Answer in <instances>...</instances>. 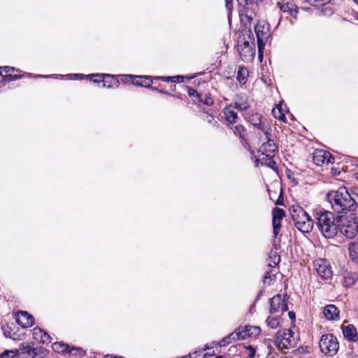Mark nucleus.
Instances as JSON below:
<instances>
[{
	"mask_svg": "<svg viewBox=\"0 0 358 358\" xmlns=\"http://www.w3.org/2000/svg\"><path fill=\"white\" fill-rule=\"evenodd\" d=\"M314 266L317 273L321 278L329 280L332 276V271L329 263L323 259H318L314 262Z\"/></svg>",
	"mask_w": 358,
	"mask_h": 358,
	"instance_id": "9d476101",
	"label": "nucleus"
},
{
	"mask_svg": "<svg viewBox=\"0 0 358 358\" xmlns=\"http://www.w3.org/2000/svg\"><path fill=\"white\" fill-rule=\"evenodd\" d=\"M239 340H244L247 338L255 337L260 334L261 328L257 326L240 327L236 329Z\"/></svg>",
	"mask_w": 358,
	"mask_h": 358,
	"instance_id": "f8f14e48",
	"label": "nucleus"
},
{
	"mask_svg": "<svg viewBox=\"0 0 358 358\" xmlns=\"http://www.w3.org/2000/svg\"><path fill=\"white\" fill-rule=\"evenodd\" d=\"M343 336L350 341H358V334L356 328L352 324L342 326Z\"/></svg>",
	"mask_w": 358,
	"mask_h": 358,
	"instance_id": "4be33fe9",
	"label": "nucleus"
},
{
	"mask_svg": "<svg viewBox=\"0 0 358 358\" xmlns=\"http://www.w3.org/2000/svg\"><path fill=\"white\" fill-rule=\"evenodd\" d=\"M278 273V268L273 267H268L266 271L263 282L264 285H270L273 281L275 280V275Z\"/></svg>",
	"mask_w": 358,
	"mask_h": 358,
	"instance_id": "393cba45",
	"label": "nucleus"
},
{
	"mask_svg": "<svg viewBox=\"0 0 358 358\" xmlns=\"http://www.w3.org/2000/svg\"><path fill=\"white\" fill-rule=\"evenodd\" d=\"M198 101L199 102H201V103L207 105V106H211L213 103V99L206 94H205L204 96L201 94V98H199Z\"/></svg>",
	"mask_w": 358,
	"mask_h": 358,
	"instance_id": "e433bc0d",
	"label": "nucleus"
},
{
	"mask_svg": "<svg viewBox=\"0 0 358 358\" xmlns=\"http://www.w3.org/2000/svg\"><path fill=\"white\" fill-rule=\"evenodd\" d=\"M238 340H239L237 334L235 330L234 332L229 334L227 336L223 338L220 342V345L225 346L231 342L238 341Z\"/></svg>",
	"mask_w": 358,
	"mask_h": 358,
	"instance_id": "2f4dec72",
	"label": "nucleus"
},
{
	"mask_svg": "<svg viewBox=\"0 0 358 358\" xmlns=\"http://www.w3.org/2000/svg\"><path fill=\"white\" fill-rule=\"evenodd\" d=\"M52 348L58 353H68L73 355H82L83 350L80 348H70L68 345L62 343H55Z\"/></svg>",
	"mask_w": 358,
	"mask_h": 358,
	"instance_id": "2eb2a0df",
	"label": "nucleus"
},
{
	"mask_svg": "<svg viewBox=\"0 0 358 358\" xmlns=\"http://www.w3.org/2000/svg\"><path fill=\"white\" fill-rule=\"evenodd\" d=\"M288 315H289L290 319L292 320V319L295 318V313L294 312L290 311V312H289Z\"/></svg>",
	"mask_w": 358,
	"mask_h": 358,
	"instance_id": "5fc2aeb1",
	"label": "nucleus"
},
{
	"mask_svg": "<svg viewBox=\"0 0 358 358\" xmlns=\"http://www.w3.org/2000/svg\"><path fill=\"white\" fill-rule=\"evenodd\" d=\"M216 358H220V357H216Z\"/></svg>",
	"mask_w": 358,
	"mask_h": 358,
	"instance_id": "052dcab7",
	"label": "nucleus"
},
{
	"mask_svg": "<svg viewBox=\"0 0 358 358\" xmlns=\"http://www.w3.org/2000/svg\"><path fill=\"white\" fill-rule=\"evenodd\" d=\"M338 232L348 238H354L358 232L357 217L352 214L350 217H340Z\"/></svg>",
	"mask_w": 358,
	"mask_h": 358,
	"instance_id": "39448f33",
	"label": "nucleus"
},
{
	"mask_svg": "<svg viewBox=\"0 0 358 358\" xmlns=\"http://www.w3.org/2000/svg\"><path fill=\"white\" fill-rule=\"evenodd\" d=\"M268 136L269 133L268 131H265V140H266V142L262 145L258 152H265L274 155L277 152L278 148L274 141L271 139Z\"/></svg>",
	"mask_w": 358,
	"mask_h": 358,
	"instance_id": "f3484780",
	"label": "nucleus"
},
{
	"mask_svg": "<svg viewBox=\"0 0 358 358\" xmlns=\"http://www.w3.org/2000/svg\"><path fill=\"white\" fill-rule=\"evenodd\" d=\"M90 76L92 78L95 77H102L103 79L101 82L103 83V87L108 88L113 87V86H117L118 83L117 80L113 76L109 74H92Z\"/></svg>",
	"mask_w": 358,
	"mask_h": 358,
	"instance_id": "5701e85b",
	"label": "nucleus"
},
{
	"mask_svg": "<svg viewBox=\"0 0 358 358\" xmlns=\"http://www.w3.org/2000/svg\"><path fill=\"white\" fill-rule=\"evenodd\" d=\"M358 280V274L355 272H350L343 277V284L345 287L352 286Z\"/></svg>",
	"mask_w": 358,
	"mask_h": 358,
	"instance_id": "bb28decb",
	"label": "nucleus"
},
{
	"mask_svg": "<svg viewBox=\"0 0 358 358\" xmlns=\"http://www.w3.org/2000/svg\"><path fill=\"white\" fill-rule=\"evenodd\" d=\"M328 199L332 208L337 213H346L352 211L357 207V203L345 187H341L336 191L328 194Z\"/></svg>",
	"mask_w": 358,
	"mask_h": 358,
	"instance_id": "f03ea898",
	"label": "nucleus"
},
{
	"mask_svg": "<svg viewBox=\"0 0 358 358\" xmlns=\"http://www.w3.org/2000/svg\"><path fill=\"white\" fill-rule=\"evenodd\" d=\"M285 216L284 210L278 208H275L273 210V232L274 237H277L281 228V220Z\"/></svg>",
	"mask_w": 358,
	"mask_h": 358,
	"instance_id": "4468645a",
	"label": "nucleus"
},
{
	"mask_svg": "<svg viewBox=\"0 0 358 358\" xmlns=\"http://www.w3.org/2000/svg\"><path fill=\"white\" fill-rule=\"evenodd\" d=\"M263 163H264L263 165L267 166L270 167L271 169H272L273 170H276L275 162L273 159V157L272 158H268L266 159V161L263 162Z\"/></svg>",
	"mask_w": 358,
	"mask_h": 358,
	"instance_id": "79ce46f5",
	"label": "nucleus"
},
{
	"mask_svg": "<svg viewBox=\"0 0 358 358\" xmlns=\"http://www.w3.org/2000/svg\"><path fill=\"white\" fill-rule=\"evenodd\" d=\"M266 323L268 327L273 329H275L280 326L281 318L280 317H271L269 316L266 320Z\"/></svg>",
	"mask_w": 358,
	"mask_h": 358,
	"instance_id": "c85d7f7f",
	"label": "nucleus"
},
{
	"mask_svg": "<svg viewBox=\"0 0 358 358\" xmlns=\"http://www.w3.org/2000/svg\"><path fill=\"white\" fill-rule=\"evenodd\" d=\"M347 358H358V355L353 353H350L348 355Z\"/></svg>",
	"mask_w": 358,
	"mask_h": 358,
	"instance_id": "603ef678",
	"label": "nucleus"
},
{
	"mask_svg": "<svg viewBox=\"0 0 358 358\" xmlns=\"http://www.w3.org/2000/svg\"><path fill=\"white\" fill-rule=\"evenodd\" d=\"M354 194L358 196V189H355Z\"/></svg>",
	"mask_w": 358,
	"mask_h": 358,
	"instance_id": "6e6d98bb",
	"label": "nucleus"
},
{
	"mask_svg": "<svg viewBox=\"0 0 358 358\" xmlns=\"http://www.w3.org/2000/svg\"><path fill=\"white\" fill-rule=\"evenodd\" d=\"M322 11L326 15H331L333 13V10L331 7L327 6L322 8Z\"/></svg>",
	"mask_w": 358,
	"mask_h": 358,
	"instance_id": "49530a36",
	"label": "nucleus"
},
{
	"mask_svg": "<svg viewBox=\"0 0 358 358\" xmlns=\"http://www.w3.org/2000/svg\"><path fill=\"white\" fill-rule=\"evenodd\" d=\"M234 108L239 110L244 111L248 109L249 103L246 99L240 96L236 99Z\"/></svg>",
	"mask_w": 358,
	"mask_h": 358,
	"instance_id": "473e14b6",
	"label": "nucleus"
},
{
	"mask_svg": "<svg viewBox=\"0 0 358 358\" xmlns=\"http://www.w3.org/2000/svg\"><path fill=\"white\" fill-rule=\"evenodd\" d=\"M223 114L229 124H233L237 122L238 114L232 105H227L223 110Z\"/></svg>",
	"mask_w": 358,
	"mask_h": 358,
	"instance_id": "412c9836",
	"label": "nucleus"
},
{
	"mask_svg": "<svg viewBox=\"0 0 358 358\" xmlns=\"http://www.w3.org/2000/svg\"><path fill=\"white\" fill-rule=\"evenodd\" d=\"M225 6L228 10H231L233 7L232 0H225Z\"/></svg>",
	"mask_w": 358,
	"mask_h": 358,
	"instance_id": "8fccbe9b",
	"label": "nucleus"
},
{
	"mask_svg": "<svg viewBox=\"0 0 358 358\" xmlns=\"http://www.w3.org/2000/svg\"><path fill=\"white\" fill-rule=\"evenodd\" d=\"M278 5L282 13H287L290 16L296 19L298 8L294 3L287 1L285 3H278Z\"/></svg>",
	"mask_w": 358,
	"mask_h": 358,
	"instance_id": "6ab92c4d",
	"label": "nucleus"
},
{
	"mask_svg": "<svg viewBox=\"0 0 358 358\" xmlns=\"http://www.w3.org/2000/svg\"><path fill=\"white\" fill-rule=\"evenodd\" d=\"M273 343L279 350L289 349L296 346V338L290 329H280L274 336Z\"/></svg>",
	"mask_w": 358,
	"mask_h": 358,
	"instance_id": "20e7f679",
	"label": "nucleus"
},
{
	"mask_svg": "<svg viewBox=\"0 0 358 358\" xmlns=\"http://www.w3.org/2000/svg\"><path fill=\"white\" fill-rule=\"evenodd\" d=\"M273 189H268L270 199L273 201H275L276 205H282V189L281 187L278 184H276L273 186Z\"/></svg>",
	"mask_w": 358,
	"mask_h": 358,
	"instance_id": "a211bd4d",
	"label": "nucleus"
},
{
	"mask_svg": "<svg viewBox=\"0 0 358 358\" xmlns=\"http://www.w3.org/2000/svg\"><path fill=\"white\" fill-rule=\"evenodd\" d=\"M318 230L326 238H332L338 233L340 217L329 211H320L315 214Z\"/></svg>",
	"mask_w": 358,
	"mask_h": 358,
	"instance_id": "f257e3e1",
	"label": "nucleus"
},
{
	"mask_svg": "<svg viewBox=\"0 0 358 358\" xmlns=\"http://www.w3.org/2000/svg\"><path fill=\"white\" fill-rule=\"evenodd\" d=\"M234 135L243 139L247 134V129L241 124H237L234 127H231Z\"/></svg>",
	"mask_w": 358,
	"mask_h": 358,
	"instance_id": "7c9ffc66",
	"label": "nucleus"
},
{
	"mask_svg": "<svg viewBox=\"0 0 358 358\" xmlns=\"http://www.w3.org/2000/svg\"><path fill=\"white\" fill-rule=\"evenodd\" d=\"M255 34L257 38L259 57L262 60L264 46L270 36V24L265 21H259L255 26Z\"/></svg>",
	"mask_w": 358,
	"mask_h": 358,
	"instance_id": "423d86ee",
	"label": "nucleus"
},
{
	"mask_svg": "<svg viewBox=\"0 0 358 358\" xmlns=\"http://www.w3.org/2000/svg\"><path fill=\"white\" fill-rule=\"evenodd\" d=\"M22 77V76H21V75H11V74H9V75H7V76H6L4 77L3 80L12 81V80H15L20 79Z\"/></svg>",
	"mask_w": 358,
	"mask_h": 358,
	"instance_id": "37998d69",
	"label": "nucleus"
},
{
	"mask_svg": "<svg viewBox=\"0 0 358 358\" xmlns=\"http://www.w3.org/2000/svg\"><path fill=\"white\" fill-rule=\"evenodd\" d=\"M107 358H113L112 357H107Z\"/></svg>",
	"mask_w": 358,
	"mask_h": 358,
	"instance_id": "bf43d9fd",
	"label": "nucleus"
},
{
	"mask_svg": "<svg viewBox=\"0 0 358 358\" xmlns=\"http://www.w3.org/2000/svg\"><path fill=\"white\" fill-rule=\"evenodd\" d=\"M349 253L352 260L358 262V240L350 245Z\"/></svg>",
	"mask_w": 358,
	"mask_h": 358,
	"instance_id": "c756f323",
	"label": "nucleus"
},
{
	"mask_svg": "<svg viewBox=\"0 0 358 358\" xmlns=\"http://www.w3.org/2000/svg\"><path fill=\"white\" fill-rule=\"evenodd\" d=\"M184 77L182 76H176L172 77H162V80L164 81H171L173 83H181L183 81Z\"/></svg>",
	"mask_w": 358,
	"mask_h": 358,
	"instance_id": "4c0bfd02",
	"label": "nucleus"
},
{
	"mask_svg": "<svg viewBox=\"0 0 358 358\" xmlns=\"http://www.w3.org/2000/svg\"><path fill=\"white\" fill-rule=\"evenodd\" d=\"M32 335L34 339L40 343L47 344L51 342V338L50 335H48L47 332L44 331L41 328H34L33 329Z\"/></svg>",
	"mask_w": 358,
	"mask_h": 358,
	"instance_id": "b1692460",
	"label": "nucleus"
},
{
	"mask_svg": "<svg viewBox=\"0 0 358 358\" xmlns=\"http://www.w3.org/2000/svg\"><path fill=\"white\" fill-rule=\"evenodd\" d=\"M15 356V352L13 350H5L0 354V358H13Z\"/></svg>",
	"mask_w": 358,
	"mask_h": 358,
	"instance_id": "a19ab883",
	"label": "nucleus"
},
{
	"mask_svg": "<svg viewBox=\"0 0 358 358\" xmlns=\"http://www.w3.org/2000/svg\"><path fill=\"white\" fill-rule=\"evenodd\" d=\"M272 113L275 118L285 122V115L282 112L281 106H278L276 108H273Z\"/></svg>",
	"mask_w": 358,
	"mask_h": 358,
	"instance_id": "f704fd0d",
	"label": "nucleus"
},
{
	"mask_svg": "<svg viewBox=\"0 0 358 358\" xmlns=\"http://www.w3.org/2000/svg\"><path fill=\"white\" fill-rule=\"evenodd\" d=\"M331 0H307L313 6H322L330 2Z\"/></svg>",
	"mask_w": 358,
	"mask_h": 358,
	"instance_id": "ea45409f",
	"label": "nucleus"
},
{
	"mask_svg": "<svg viewBox=\"0 0 358 358\" xmlns=\"http://www.w3.org/2000/svg\"><path fill=\"white\" fill-rule=\"evenodd\" d=\"M280 262V257L275 249H272L270 251L268 259V266L275 268Z\"/></svg>",
	"mask_w": 358,
	"mask_h": 358,
	"instance_id": "a878e982",
	"label": "nucleus"
},
{
	"mask_svg": "<svg viewBox=\"0 0 358 358\" xmlns=\"http://www.w3.org/2000/svg\"><path fill=\"white\" fill-rule=\"evenodd\" d=\"M240 4L244 3L245 5H248L252 1V0H237Z\"/></svg>",
	"mask_w": 358,
	"mask_h": 358,
	"instance_id": "3c124183",
	"label": "nucleus"
},
{
	"mask_svg": "<svg viewBox=\"0 0 358 358\" xmlns=\"http://www.w3.org/2000/svg\"><path fill=\"white\" fill-rule=\"evenodd\" d=\"M323 314L325 318L328 320H339V310L333 304L327 305L324 308Z\"/></svg>",
	"mask_w": 358,
	"mask_h": 358,
	"instance_id": "aec40b11",
	"label": "nucleus"
},
{
	"mask_svg": "<svg viewBox=\"0 0 358 358\" xmlns=\"http://www.w3.org/2000/svg\"><path fill=\"white\" fill-rule=\"evenodd\" d=\"M152 83V80L148 76H136L133 80L134 84L145 87H150Z\"/></svg>",
	"mask_w": 358,
	"mask_h": 358,
	"instance_id": "cd10ccee",
	"label": "nucleus"
},
{
	"mask_svg": "<svg viewBox=\"0 0 358 358\" xmlns=\"http://www.w3.org/2000/svg\"><path fill=\"white\" fill-rule=\"evenodd\" d=\"M204 356L203 351H196L189 354L190 358H203Z\"/></svg>",
	"mask_w": 358,
	"mask_h": 358,
	"instance_id": "a18cd8bd",
	"label": "nucleus"
},
{
	"mask_svg": "<svg viewBox=\"0 0 358 358\" xmlns=\"http://www.w3.org/2000/svg\"><path fill=\"white\" fill-rule=\"evenodd\" d=\"M206 117H207V120H208V122L211 123L213 122V116L207 115Z\"/></svg>",
	"mask_w": 358,
	"mask_h": 358,
	"instance_id": "864d4df0",
	"label": "nucleus"
},
{
	"mask_svg": "<svg viewBox=\"0 0 358 358\" xmlns=\"http://www.w3.org/2000/svg\"><path fill=\"white\" fill-rule=\"evenodd\" d=\"M274 156V155H271L269 153H265V152H258V155L257 156L256 162L260 163L261 165H263V162L266 161L268 158H272Z\"/></svg>",
	"mask_w": 358,
	"mask_h": 358,
	"instance_id": "c9c22d12",
	"label": "nucleus"
},
{
	"mask_svg": "<svg viewBox=\"0 0 358 358\" xmlns=\"http://www.w3.org/2000/svg\"><path fill=\"white\" fill-rule=\"evenodd\" d=\"M73 76L76 77V76H79L80 75L79 74H74Z\"/></svg>",
	"mask_w": 358,
	"mask_h": 358,
	"instance_id": "13d9d810",
	"label": "nucleus"
},
{
	"mask_svg": "<svg viewBox=\"0 0 358 358\" xmlns=\"http://www.w3.org/2000/svg\"><path fill=\"white\" fill-rule=\"evenodd\" d=\"M353 1L358 5V0H353Z\"/></svg>",
	"mask_w": 358,
	"mask_h": 358,
	"instance_id": "4d7b16f0",
	"label": "nucleus"
},
{
	"mask_svg": "<svg viewBox=\"0 0 358 358\" xmlns=\"http://www.w3.org/2000/svg\"><path fill=\"white\" fill-rule=\"evenodd\" d=\"M16 322L23 328L31 327L34 323V317L26 311H19L16 313Z\"/></svg>",
	"mask_w": 358,
	"mask_h": 358,
	"instance_id": "dca6fc26",
	"label": "nucleus"
},
{
	"mask_svg": "<svg viewBox=\"0 0 358 358\" xmlns=\"http://www.w3.org/2000/svg\"><path fill=\"white\" fill-rule=\"evenodd\" d=\"M1 69H3V71L6 73H8L10 71H15V68L10 67V66H0V70H1Z\"/></svg>",
	"mask_w": 358,
	"mask_h": 358,
	"instance_id": "09e8293b",
	"label": "nucleus"
},
{
	"mask_svg": "<svg viewBox=\"0 0 358 358\" xmlns=\"http://www.w3.org/2000/svg\"><path fill=\"white\" fill-rule=\"evenodd\" d=\"M187 92L190 96H196L197 99L201 98V94H199L194 89L187 87Z\"/></svg>",
	"mask_w": 358,
	"mask_h": 358,
	"instance_id": "c03bdc74",
	"label": "nucleus"
},
{
	"mask_svg": "<svg viewBox=\"0 0 358 358\" xmlns=\"http://www.w3.org/2000/svg\"><path fill=\"white\" fill-rule=\"evenodd\" d=\"M39 350L37 348H33L28 343H23L15 351V356L13 358H35Z\"/></svg>",
	"mask_w": 358,
	"mask_h": 358,
	"instance_id": "ddd939ff",
	"label": "nucleus"
},
{
	"mask_svg": "<svg viewBox=\"0 0 358 358\" xmlns=\"http://www.w3.org/2000/svg\"><path fill=\"white\" fill-rule=\"evenodd\" d=\"M254 125L259 130L264 131V134L265 131H267L266 130H265V127L264 124L261 122V121L259 123L255 124Z\"/></svg>",
	"mask_w": 358,
	"mask_h": 358,
	"instance_id": "de8ad7c7",
	"label": "nucleus"
},
{
	"mask_svg": "<svg viewBox=\"0 0 358 358\" xmlns=\"http://www.w3.org/2000/svg\"><path fill=\"white\" fill-rule=\"evenodd\" d=\"M256 350L251 345L245 346V353L248 358H255Z\"/></svg>",
	"mask_w": 358,
	"mask_h": 358,
	"instance_id": "58836bf2",
	"label": "nucleus"
},
{
	"mask_svg": "<svg viewBox=\"0 0 358 358\" xmlns=\"http://www.w3.org/2000/svg\"><path fill=\"white\" fill-rule=\"evenodd\" d=\"M289 212L295 227L299 231L308 233L313 229L314 221L302 207L293 205L290 207Z\"/></svg>",
	"mask_w": 358,
	"mask_h": 358,
	"instance_id": "7ed1b4c3",
	"label": "nucleus"
},
{
	"mask_svg": "<svg viewBox=\"0 0 358 358\" xmlns=\"http://www.w3.org/2000/svg\"><path fill=\"white\" fill-rule=\"evenodd\" d=\"M313 161L317 166L333 164L334 158L331 153L324 150H315L313 155Z\"/></svg>",
	"mask_w": 358,
	"mask_h": 358,
	"instance_id": "9b49d317",
	"label": "nucleus"
},
{
	"mask_svg": "<svg viewBox=\"0 0 358 358\" xmlns=\"http://www.w3.org/2000/svg\"><path fill=\"white\" fill-rule=\"evenodd\" d=\"M248 76V71L245 68L241 67L239 69L237 75V80L243 84H245L247 81V77Z\"/></svg>",
	"mask_w": 358,
	"mask_h": 358,
	"instance_id": "72a5a7b5",
	"label": "nucleus"
},
{
	"mask_svg": "<svg viewBox=\"0 0 358 358\" xmlns=\"http://www.w3.org/2000/svg\"><path fill=\"white\" fill-rule=\"evenodd\" d=\"M320 348L325 355L334 356L339 348L337 338L331 334L322 335L320 340Z\"/></svg>",
	"mask_w": 358,
	"mask_h": 358,
	"instance_id": "6e6552de",
	"label": "nucleus"
},
{
	"mask_svg": "<svg viewBox=\"0 0 358 358\" xmlns=\"http://www.w3.org/2000/svg\"><path fill=\"white\" fill-rule=\"evenodd\" d=\"M287 295L281 296L277 294L270 299V313L277 312L285 313L288 310V303Z\"/></svg>",
	"mask_w": 358,
	"mask_h": 358,
	"instance_id": "1a4fd4ad",
	"label": "nucleus"
},
{
	"mask_svg": "<svg viewBox=\"0 0 358 358\" xmlns=\"http://www.w3.org/2000/svg\"><path fill=\"white\" fill-rule=\"evenodd\" d=\"M238 50L241 59L245 62L252 61L255 55V44L254 40L248 41L244 38L238 41Z\"/></svg>",
	"mask_w": 358,
	"mask_h": 358,
	"instance_id": "0eeeda50",
	"label": "nucleus"
}]
</instances>
